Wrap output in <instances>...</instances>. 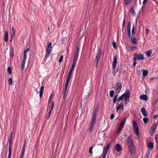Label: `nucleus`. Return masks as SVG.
Wrapping results in <instances>:
<instances>
[{
  "label": "nucleus",
  "mask_w": 158,
  "mask_h": 158,
  "mask_svg": "<svg viewBox=\"0 0 158 158\" xmlns=\"http://www.w3.org/2000/svg\"><path fill=\"white\" fill-rule=\"evenodd\" d=\"M9 148L8 149L9 151H11V146L12 144V142L11 141V139H9Z\"/></svg>",
  "instance_id": "obj_25"
},
{
  "label": "nucleus",
  "mask_w": 158,
  "mask_h": 158,
  "mask_svg": "<svg viewBox=\"0 0 158 158\" xmlns=\"http://www.w3.org/2000/svg\"><path fill=\"white\" fill-rule=\"evenodd\" d=\"M95 123V122H94L91 121L90 127L87 130L88 131L89 133H91L92 132Z\"/></svg>",
  "instance_id": "obj_11"
},
{
  "label": "nucleus",
  "mask_w": 158,
  "mask_h": 158,
  "mask_svg": "<svg viewBox=\"0 0 158 158\" xmlns=\"http://www.w3.org/2000/svg\"><path fill=\"white\" fill-rule=\"evenodd\" d=\"M110 146V144L109 143H108V144L106 146V147H105L104 148L103 151V153L105 154H107V151L109 149V148Z\"/></svg>",
  "instance_id": "obj_13"
},
{
  "label": "nucleus",
  "mask_w": 158,
  "mask_h": 158,
  "mask_svg": "<svg viewBox=\"0 0 158 158\" xmlns=\"http://www.w3.org/2000/svg\"><path fill=\"white\" fill-rule=\"evenodd\" d=\"M79 48L78 47H77L76 51V53L73 59V61H74L77 62V60L78 57V55L79 54Z\"/></svg>",
  "instance_id": "obj_10"
},
{
  "label": "nucleus",
  "mask_w": 158,
  "mask_h": 158,
  "mask_svg": "<svg viewBox=\"0 0 158 158\" xmlns=\"http://www.w3.org/2000/svg\"><path fill=\"white\" fill-rule=\"evenodd\" d=\"M135 25H133L132 27V34L133 35L135 34Z\"/></svg>",
  "instance_id": "obj_37"
},
{
  "label": "nucleus",
  "mask_w": 158,
  "mask_h": 158,
  "mask_svg": "<svg viewBox=\"0 0 158 158\" xmlns=\"http://www.w3.org/2000/svg\"><path fill=\"white\" fill-rule=\"evenodd\" d=\"M70 81V80L67 79L65 85L64 87H67V88L68 87V86L69 84Z\"/></svg>",
  "instance_id": "obj_35"
},
{
  "label": "nucleus",
  "mask_w": 158,
  "mask_h": 158,
  "mask_svg": "<svg viewBox=\"0 0 158 158\" xmlns=\"http://www.w3.org/2000/svg\"><path fill=\"white\" fill-rule=\"evenodd\" d=\"M146 31V34H148L149 33L148 29H147Z\"/></svg>",
  "instance_id": "obj_64"
},
{
  "label": "nucleus",
  "mask_w": 158,
  "mask_h": 158,
  "mask_svg": "<svg viewBox=\"0 0 158 158\" xmlns=\"http://www.w3.org/2000/svg\"><path fill=\"white\" fill-rule=\"evenodd\" d=\"M158 117V114H155L154 116V118L156 119Z\"/></svg>",
  "instance_id": "obj_62"
},
{
  "label": "nucleus",
  "mask_w": 158,
  "mask_h": 158,
  "mask_svg": "<svg viewBox=\"0 0 158 158\" xmlns=\"http://www.w3.org/2000/svg\"><path fill=\"white\" fill-rule=\"evenodd\" d=\"M133 136L132 135H129L127 138V145L129 151L131 155H132L133 152L135 150V146L132 140Z\"/></svg>",
  "instance_id": "obj_1"
},
{
  "label": "nucleus",
  "mask_w": 158,
  "mask_h": 158,
  "mask_svg": "<svg viewBox=\"0 0 158 158\" xmlns=\"http://www.w3.org/2000/svg\"><path fill=\"white\" fill-rule=\"evenodd\" d=\"M8 32L6 31L5 32V36L4 37V40L5 42H7L8 40Z\"/></svg>",
  "instance_id": "obj_19"
},
{
  "label": "nucleus",
  "mask_w": 158,
  "mask_h": 158,
  "mask_svg": "<svg viewBox=\"0 0 158 158\" xmlns=\"http://www.w3.org/2000/svg\"><path fill=\"white\" fill-rule=\"evenodd\" d=\"M120 109L123 110L124 109V106L123 104L122 103H120L117 106L116 108V111L118 112Z\"/></svg>",
  "instance_id": "obj_16"
},
{
  "label": "nucleus",
  "mask_w": 158,
  "mask_h": 158,
  "mask_svg": "<svg viewBox=\"0 0 158 158\" xmlns=\"http://www.w3.org/2000/svg\"><path fill=\"white\" fill-rule=\"evenodd\" d=\"M23 58L22 61V64H25L26 61V56H23Z\"/></svg>",
  "instance_id": "obj_39"
},
{
  "label": "nucleus",
  "mask_w": 158,
  "mask_h": 158,
  "mask_svg": "<svg viewBox=\"0 0 158 158\" xmlns=\"http://www.w3.org/2000/svg\"><path fill=\"white\" fill-rule=\"evenodd\" d=\"M12 135H13V132H11L10 136L9 138V139H12Z\"/></svg>",
  "instance_id": "obj_55"
},
{
  "label": "nucleus",
  "mask_w": 158,
  "mask_h": 158,
  "mask_svg": "<svg viewBox=\"0 0 158 158\" xmlns=\"http://www.w3.org/2000/svg\"><path fill=\"white\" fill-rule=\"evenodd\" d=\"M136 60H134V62H133V65L134 66H135V65H136Z\"/></svg>",
  "instance_id": "obj_57"
},
{
  "label": "nucleus",
  "mask_w": 158,
  "mask_h": 158,
  "mask_svg": "<svg viewBox=\"0 0 158 158\" xmlns=\"http://www.w3.org/2000/svg\"><path fill=\"white\" fill-rule=\"evenodd\" d=\"M114 90H111L110 92V97H112L113 96L114 94Z\"/></svg>",
  "instance_id": "obj_34"
},
{
  "label": "nucleus",
  "mask_w": 158,
  "mask_h": 158,
  "mask_svg": "<svg viewBox=\"0 0 158 158\" xmlns=\"http://www.w3.org/2000/svg\"><path fill=\"white\" fill-rule=\"evenodd\" d=\"M15 31L14 29V27H12L11 28V36H14L15 34Z\"/></svg>",
  "instance_id": "obj_28"
},
{
  "label": "nucleus",
  "mask_w": 158,
  "mask_h": 158,
  "mask_svg": "<svg viewBox=\"0 0 158 158\" xmlns=\"http://www.w3.org/2000/svg\"><path fill=\"white\" fill-rule=\"evenodd\" d=\"M9 84L10 85H12L13 80L12 78H10L8 80Z\"/></svg>",
  "instance_id": "obj_33"
},
{
  "label": "nucleus",
  "mask_w": 158,
  "mask_h": 158,
  "mask_svg": "<svg viewBox=\"0 0 158 158\" xmlns=\"http://www.w3.org/2000/svg\"><path fill=\"white\" fill-rule=\"evenodd\" d=\"M122 88V86L120 83L118 82L116 83L115 87L116 92L119 93L120 92Z\"/></svg>",
  "instance_id": "obj_8"
},
{
  "label": "nucleus",
  "mask_w": 158,
  "mask_h": 158,
  "mask_svg": "<svg viewBox=\"0 0 158 158\" xmlns=\"http://www.w3.org/2000/svg\"><path fill=\"white\" fill-rule=\"evenodd\" d=\"M114 115L113 113L111 114L110 117V119L112 120L113 119L114 117Z\"/></svg>",
  "instance_id": "obj_46"
},
{
  "label": "nucleus",
  "mask_w": 158,
  "mask_h": 158,
  "mask_svg": "<svg viewBox=\"0 0 158 158\" xmlns=\"http://www.w3.org/2000/svg\"><path fill=\"white\" fill-rule=\"evenodd\" d=\"M76 63V62H75L74 61H73V64H72V65L71 68H70V69L69 70H71V71H73V69H74V68L75 67V66Z\"/></svg>",
  "instance_id": "obj_27"
},
{
  "label": "nucleus",
  "mask_w": 158,
  "mask_h": 158,
  "mask_svg": "<svg viewBox=\"0 0 158 158\" xmlns=\"http://www.w3.org/2000/svg\"><path fill=\"white\" fill-rule=\"evenodd\" d=\"M63 56L62 55H61L59 60V62L60 63L63 60Z\"/></svg>",
  "instance_id": "obj_49"
},
{
  "label": "nucleus",
  "mask_w": 158,
  "mask_h": 158,
  "mask_svg": "<svg viewBox=\"0 0 158 158\" xmlns=\"http://www.w3.org/2000/svg\"><path fill=\"white\" fill-rule=\"evenodd\" d=\"M66 92V91H64L63 90V99H64L65 98V95Z\"/></svg>",
  "instance_id": "obj_47"
},
{
  "label": "nucleus",
  "mask_w": 158,
  "mask_h": 158,
  "mask_svg": "<svg viewBox=\"0 0 158 158\" xmlns=\"http://www.w3.org/2000/svg\"><path fill=\"white\" fill-rule=\"evenodd\" d=\"M133 126L134 132L137 136L139 135V130L136 122L134 120L132 121Z\"/></svg>",
  "instance_id": "obj_5"
},
{
  "label": "nucleus",
  "mask_w": 158,
  "mask_h": 158,
  "mask_svg": "<svg viewBox=\"0 0 158 158\" xmlns=\"http://www.w3.org/2000/svg\"><path fill=\"white\" fill-rule=\"evenodd\" d=\"M143 71V76H146L148 74V72L147 70H145L143 69L142 70Z\"/></svg>",
  "instance_id": "obj_32"
},
{
  "label": "nucleus",
  "mask_w": 158,
  "mask_h": 158,
  "mask_svg": "<svg viewBox=\"0 0 158 158\" xmlns=\"http://www.w3.org/2000/svg\"><path fill=\"white\" fill-rule=\"evenodd\" d=\"M152 149H151V148H148V151L147 152V153H149L150 154V152H151Z\"/></svg>",
  "instance_id": "obj_54"
},
{
  "label": "nucleus",
  "mask_w": 158,
  "mask_h": 158,
  "mask_svg": "<svg viewBox=\"0 0 158 158\" xmlns=\"http://www.w3.org/2000/svg\"><path fill=\"white\" fill-rule=\"evenodd\" d=\"M115 148L117 152H120L122 150L121 146L119 144H116Z\"/></svg>",
  "instance_id": "obj_15"
},
{
  "label": "nucleus",
  "mask_w": 158,
  "mask_h": 158,
  "mask_svg": "<svg viewBox=\"0 0 158 158\" xmlns=\"http://www.w3.org/2000/svg\"><path fill=\"white\" fill-rule=\"evenodd\" d=\"M125 19H124L123 20V28H122L123 30V29L125 25Z\"/></svg>",
  "instance_id": "obj_51"
},
{
  "label": "nucleus",
  "mask_w": 158,
  "mask_h": 158,
  "mask_svg": "<svg viewBox=\"0 0 158 158\" xmlns=\"http://www.w3.org/2000/svg\"><path fill=\"white\" fill-rule=\"evenodd\" d=\"M154 147V144L152 142H150L147 145V147L152 149Z\"/></svg>",
  "instance_id": "obj_20"
},
{
  "label": "nucleus",
  "mask_w": 158,
  "mask_h": 158,
  "mask_svg": "<svg viewBox=\"0 0 158 158\" xmlns=\"http://www.w3.org/2000/svg\"><path fill=\"white\" fill-rule=\"evenodd\" d=\"M25 146H26V143H25V142L23 145L22 149H25Z\"/></svg>",
  "instance_id": "obj_61"
},
{
  "label": "nucleus",
  "mask_w": 158,
  "mask_h": 158,
  "mask_svg": "<svg viewBox=\"0 0 158 158\" xmlns=\"http://www.w3.org/2000/svg\"><path fill=\"white\" fill-rule=\"evenodd\" d=\"M123 128V127L119 126L118 129L117 131V133L118 134L119 133H120Z\"/></svg>",
  "instance_id": "obj_38"
},
{
  "label": "nucleus",
  "mask_w": 158,
  "mask_h": 158,
  "mask_svg": "<svg viewBox=\"0 0 158 158\" xmlns=\"http://www.w3.org/2000/svg\"><path fill=\"white\" fill-rule=\"evenodd\" d=\"M131 39V40L132 43L134 44H136L137 43V41L135 37H134L133 38Z\"/></svg>",
  "instance_id": "obj_29"
},
{
  "label": "nucleus",
  "mask_w": 158,
  "mask_h": 158,
  "mask_svg": "<svg viewBox=\"0 0 158 158\" xmlns=\"http://www.w3.org/2000/svg\"><path fill=\"white\" fill-rule=\"evenodd\" d=\"M97 113L94 112L91 121L95 122Z\"/></svg>",
  "instance_id": "obj_22"
},
{
  "label": "nucleus",
  "mask_w": 158,
  "mask_h": 158,
  "mask_svg": "<svg viewBox=\"0 0 158 158\" xmlns=\"http://www.w3.org/2000/svg\"><path fill=\"white\" fill-rule=\"evenodd\" d=\"M11 154V151H9L8 155L7 158H10Z\"/></svg>",
  "instance_id": "obj_48"
},
{
  "label": "nucleus",
  "mask_w": 158,
  "mask_h": 158,
  "mask_svg": "<svg viewBox=\"0 0 158 158\" xmlns=\"http://www.w3.org/2000/svg\"><path fill=\"white\" fill-rule=\"evenodd\" d=\"M148 1V0H143L142 2L143 4H145Z\"/></svg>",
  "instance_id": "obj_56"
},
{
  "label": "nucleus",
  "mask_w": 158,
  "mask_h": 158,
  "mask_svg": "<svg viewBox=\"0 0 158 158\" xmlns=\"http://www.w3.org/2000/svg\"><path fill=\"white\" fill-rule=\"evenodd\" d=\"M131 23L130 22H128L127 24V33L129 38H132L133 36H131Z\"/></svg>",
  "instance_id": "obj_7"
},
{
  "label": "nucleus",
  "mask_w": 158,
  "mask_h": 158,
  "mask_svg": "<svg viewBox=\"0 0 158 158\" xmlns=\"http://www.w3.org/2000/svg\"><path fill=\"white\" fill-rule=\"evenodd\" d=\"M131 11L133 16H135L136 15V13L133 7H131Z\"/></svg>",
  "instance_id": "obj_30"
},
{
  "label": "nucleus",
  "mask_w": 158,
  "mask_h": 158,
  "mask_svg": "<svg viewBox=\"0 0 158 158\" xmlns=\"http://www.w3.org/2000/svg\"><path fill=\"white\" fill-rule=\"evenodd\" d=\"M149 155H150V154L149 153L146 152V154H145V156L149 157Z\"/></svg>",
  "instance_id": "obj_58"
},
{
  "label": "nucleus",
  "mask_w": 158,
  "mask_h": 158,
  "mask_svg": "<svg viewBox=\"0 0 158 158\" xmlns=\"http://www.w3.org/2000/svg\"><path fill=\"white\" fill-rule=\"evenodd\" d=\"M54 105V102H52V106H51V108L49 111L51 112L52 110V109L53 108Z\"/></svg>",
  "instance_id": "obj_44"
},
{
  "label": "nucleus",
  "mask_w": 158,
  "mask_h": 158,
  "mask_svg": "<svg viewBox=\"0 0 158 158\" xmlns=\"http://www.w3.org/2000/svg\"><path fill=\"white\" fill-rule=\"evenodd\" d=\"M98 110V107H96L94 110V112L97 113Z\"/></svg>",
  "instance_id": "obj_60"
},
{
  "label": "nucleus",
  "mask_w": 158,
  "mask_h": 158,
  "mask_svg": "<svg viewBox=\"0 0 158 158\" xmlns=\"http://www.w3.org/2000/svg\"><path fill=\"white\" fill-rule=\"evenodd\" d=\"M93 147V146H91L89 148V152L90 154H92V149Z\"/></svg>",
  "instance_id": "obj_43"
},
{
  "label": "nucleus",
  "mask_w": 158,
  "mask_h": 158,
  "mask_svg": "<svg viewBox=\"0 0 158 158\" xmlns=\"http://www.w3.org/2000/svg\"><path fill=\"white\" fill-rule=\"evenodd\" d=\"M112 44L113 47L116 49V44L114 41H113Z\"/></svg>",
  "instance_id": "obj_42"
},
{
  "label": "nucleus",
  "mask_w": 158,
  "mask_h": 158,
  "mask_svg": "<svg viewBox=\"0 0 158 158\" xmlns=\"http://www.w3.org/2000/svg\"><path fill=\"white\" fill-rule=\"evenodd\" d=\"M152 50H150L148 51L146 53V55L148 57H150L151 56V54H152Z\"/></svg>",
  "instance_id": "obj_24"
},
{
  "label": "nucleus",
  "mask_w": 158,
  "mask_h": 158,
  "mask_svg": "<svg viewBox=\"0 0 158 158\" xmlns=\"http://www.w3.org/2000/svg\"><path fill=\"white\" fill-rule=\"evenodd\" d=\"M117 62V56H114V59L112 62V67L113 69H114L116 68Z\"/></svg>",
  "instance_id": "obj_12"
},
{
  "label": "nucleus",
  "mask_w": 158,
  "mask_h": 158,
  "mask_svg": "<svg viewBox=\"0 0 158 158\" xmlns=\"http://www.w3.org/2000/svg\"><path fill=\"white\" fill-rule=\"evenodd\" d=\"M51 112L49 111V113H48V115L47 116V118L48 119L49 118L50 116V115H51Z\"/></svg>",
  "instance_id": "obj_52"
},
{
  "label": "nucleus",
  "mask_w": 158,
  "mask_h": 158,
  "mask_svg": "<svg viewBox=\"0 0 158 158\" xmlns=\"http://www.w3.org/2000/svg\"><path fill=\"white\" fill-rule=\"evenodd\" d=\"M124 4L125 5H128L131 3L132 0H124Z\"/></svg>",
  "instance_id": "obj_26"
},
{
  "label": "nucleus",
  "mask_w": 158,
  "mask_h": 158,
  "mask_svg": "<svg viewBox=\"0 0 158 158\" xmlns=\"http://www.w3.org/2000/svg\"><path fill=\"white\" fill-rule=\"evenodd\" d=\"M148 118L146 117H144L143 118V122L145 124H146L148 123Z\"/></svg>",
  "instance_id": "obj_31"
},
{
  "label": "nucleus",
  "mask_w": 158,
  "mask_h": 158,
  "mask_svg": "<svg viewBox=\"0 0 158 158\" xmlns=\"http://www.w3.org/2000/svg\"><path fill=\"white\" fill-rule=\"evenodd\" d=\"M52 94H51L50 96L48 102V104H49L51 102V98L52 97Z\"/></svg>",
  "instance_id": "obj_53"
},
{
  "label": "nucleus",
  "mask_w": 158,
  "mask_h": 158,
  "mask_svg": "<svg viewBox=\"0 0 158 158\" xmlns=\"http://www.w3.org/2000/svg\"><path fill=\"white\" fill-rule=\"evenodd\" d=\"M127 119V118L124 117L123 119V121L121 122V123H120L119 126H121V127H122L123 128L124 126V124H125V122H126Z\"/></svg>",
  "instance_id": "obj_18"
},
{
  "label": "nucleus",
  "mask_w": 158,
  "mask_h": 158,
  "mask_svg": "<svg viewBox=\"0 0 158 158\" xmlns=\"http://www.w3.org/2000/svg\"><path fill=\"white\" fill-rule=\"evenodd\" d=\"M52 45L51 42H50L47 45L46 53L44 58V60H46L50 54L51 51V49L52 48Z\"/></svg>",
  "instance_id": "obj_4"
},
{
  "label": "nucleus",
  "mask_w": 158,
  "mask_h": 158,
  "mask_svg": "<svg viewBox=\"0 0 158 158\" xmlns=\"http://www.w3.org/2000/svg\"><path fill=\"white\" fill-rule=\"evenodd\" d=\"M139 98L140 99L144 101H147L148 100V97L146 94H143L140 96Z\"/></svg>",
  "instance_id": "obj_14"
},
{
  "label": "nucleus",
  "mask_w": 158,
  "mask_h": 158,
  "mask_svg": "<svg viewBox=\"0 0 158 158\" xmlns=\"http://www.w3.org/2000/svg\"><path fill=\"white\" fill-rule=\"evenodd\" d=\"M25 150L24 149H22L21 152V154H24V152H25Z\"/></svg>",
  "instance_id": "obj_59"
},
{
  "label": "nucleus",
  "mask_w": 158,
  "mask_h": 158,
  "mask_svg": "<svg viewBox=\"0 0 158 158\" xmlns=\"http://www.w3.org/2000/svg\"><path fill=\"white\" fill-rule=\"evenodd\" d=\"M25 64H22L21 66V70L22 71H23V70Z\"/></svg>",
  "instance_id": "obj_50"
},
{
  "label": "nucleus",
  "mask_w": 158,
  "mask_h": 158,
  "mask_svg": "<svg viewBox=\"0 0 158 158\" xmlns=\"http://www.w3.org/2000/svg\"><path fill=\"white\" fill-rule=\"evenodd\" d=\"M7 71L8 72V73L9 74H11L12 73V70L11 69L10 67H8L7 68Z\"/></svg>",
  "instance_id": "obj_40"
},
{
  "label": "nucleus",
  "mask_w": 158,
  "mask_h": 158,
  "mask_svg": "<svg viewBox=\"0 0 158 158\" xmlns=\"http://www.w3.org/2000/svg\"><path fill=\"white\" fill-rule=\"evenodd\" d=\"M102 52L101 49H100L99 51L98 52L95 56L94 60V64L97 67L98 66L99 61L100 60L101 56L102 55Z\"/></svg>",
  "instance_id": "obj_3"
},
{
  "label": "nucleus",
  "mask_w": 158,
  "mask_h": 158,
  "mask_svg": "<svg viewBox=\"0 0 158 158\" xmlns=\"http://www.w3.org/2000/svg\"><path fill=\"white\" fill-rule=\"evenodd\" d=\"M106 155L107 154H103L102 153V156H103L102 158H105Z\"/></svg>",
  "instance_id": "obj_63"
},
{
  "label": "nucleus",
  "mask_w": 158,
  "mask_h": 158,
  "mask_svg": "<svg viewBox=\"0 0 158 158\" xmlns=\"http://www.w3.org/2000/svg\"><path fill=\"white\" fill-rule=\"evenodd\" d=\"M118 95H116L114 96V97L113 102L114 103H115L116 102L117 100V98H118Z\"/></svg>",
  "instance_id": "obj_36"
},
{
  "label": "nucleus",
  "mask_w": 158,
  "mask_h": 158,
  "mask_svg": "<svg viewBox=\"0 0 158 158\" xmlns=\"http://www.w3.org/2000/svg\"><path fill=\"white\" fill-rule=\"evenodd\" d=\"M157 125L156 123H154L150 127V131L149 132V133L151 135H152L154 132L157 128Z\"/></svg>",
  "instance_id": "obj_9"
},
{
  "label": "nucleus",
  "mask_w": 158,
  "mask_h": 158,
  "mask_svg": "<svg viewBox=\"0 0 158 158\" xmlns=\"http://www.w3.org/2000/svg\"><path fill=\"white\" fill-rule=\"evenodd\" d=\"M134 60H143L144 59L143 54L140 53L139 54H135L134 55L133 58Z\"/></svg>",
  "instance_id": "obj_6"
},
{
  "label": "nucleus",
  "mask_w": 158,
  "mask_h": 158,
  "mask_svg": "<svg viewBox=\"0 0 158 158\" xmlns=\"http://www.w3.org/2000/svg\"><path fill=\"white\" fill-rule=\"evenodd\" d=\"M136 48V46H131L130 47V48L131 50L134 51Z\"/></svg>",
  "instance_id": "obj_45"
},
{
  "label": "nucleus",
  "mask_w": 158,
  "mask_h": 158,
  "mask_svg": "<svg viewBox=\"0 0 158 158\" xmlns=\"http://www.w3.org/2000/svg\"><path fill=\"white\" fill-rule=\"evenodd\" d=\"M141 112L143 115L144 116H146L147 115V111L144 107H142L141 109Z\"/></svg>",
  "instance_id": "obj_17"
},
{
  "label": "nucleus",
  "mask_w": 158,
  "mask_h": 158,
  "mask_svg": "<svg viewBox=\"0 0 158 158\" xmlns=\"http://www.w3.org/2000/svg\"><path fill=\"white\" fill-rule=\"evenodd\" d=\"M130 95V91L129 89H127V92H125L123 94L120 96L117 100L118 101H120L124 99V103L126 105H127L129 101Z\"/></svg>",
  "instance_id": "obj_2"
},
{
  "label": "nucleus",
  "mask_w": 158,
  "mask_h": 158,
  "mask_svg": "<svg viewBox=\"0 0 158 158\" xmlns=\"http://www.w3.org/2000/svg\"><path fill=\"white\" fill-rule=\"evenodd\" d=\"M44 86H41L40 89V98L42 97L43 90L44 89Z\"/></svg>",
  "instance_id": "obj_21"
},
{
  "label": "nucleus",
  "mask_w": 158,
  "mask_h": 158,
  "mask_svg": "<svg viewBox=\"0 0 158 158\" xmlns=\"http://www.w3.org/2000/svg\"><path fill=\"white\" fill-rule=\"evenodd\" d=\"M72 72L73 71H71V70H69L67 79H68L70 80V79L72 77Z\"/></svg>",
  "instance_id": "obj_23"
},
{
  "label": "nucleus",
  "mask_w": 158,
  "mask_h": 158,
  "mask_svg": "<svg viewBox=\"0 0 158 158\" xmlns=\"http://www.w3.org/2000/svg\"><path fill=\"white\" fill-rule=\"evenodd\" d=\"M30 50L29 48H27L23 52V56H26V53L28 52Z\"/></svg>",
  "instance_id": "obj_41"
}]
</instances>
